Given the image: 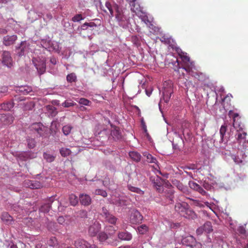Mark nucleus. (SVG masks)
<instances>
[{
    "mask_svg": "<svg viewBox=\"0 0 248 248\" xmlns=\"http://www.w3.org/2000/svg\"><path fill=\"white\" fill-rule=\"evenodd\" d=\"M2 62L8 67L12 66L13 60L9 51H3L2 55Z\"/></svg>",
    "mask_w": 248,
    "mask_h": 248,
    "instance_id": "13",
    "label": "nucleus"
},
{
    "mask_svg": "<svg viewBox=\"0 0 248 248\" xmlns=\"http://www.w3.org/2000/svg\"><path fill=\"white\" fill-rule=\"evenodd\" d=\"M74 245L76 248H98L95 245L91 244L86 240L81 238L75 240Z\"/></svg>",
    "mask_w": 248,
    "mask_h": 248,
    "instance_id": "8",
    "label": "nucleus"
},
{
    "mask_svg": "<svg viewBox=\"0 0 248 248\" xmlns=\"http://www.w3.org/2000/svg\"><path fill=\"white\" fill-rule=\"evenodd\" d=\"M17 37L16 35L12 36L7 35L3 38V44L6 46H9L14 44Z\"/></svg>",
    "mask_w": 248,
    "mask_h": 248,
    "instance_id": "19",
    "label": "nucleus"
},
{
    "mask_svg": "<svg viewBox=\"0 0 248 248\" xmlns=\"http://www.w3.org/2000/svg\"><path fill=\"white\" fill-rule=\"evenodd\" d=\"M61 155L63 157H66L69 155L71 153V151L66 148L62 147L60 150Z\"/></svg>",
    "mask_w": 248,
    "mask_h": 248,
    "instance_id": "35",
    "label": "nucleus"
},
{
    "mask_svg": "<svg viewBox=\"0 0 248 248\" xmlns=\"http://www.w3.org/2000/svg\"><path fill=\"white\" fill-rule=\"evenodd\" d=\"M115 19L118 22L119 25L123 28L128 27L129 18L124 14L123 9L118 5L115 6Z\"/></svg>",
    "mask_w": 248,
    "mask_h": 248,
    "instance_id": "2",
    "label": "nucleus"
},
{
    "mask_svg": "<svg viewBox=\"0 0 248 248\" xmlns=\"http://www.w3.org/2000/svg\"><path fill=\"white\" fill-rule=\"evenodd\" d=\"M100 214L104 218V221L105 222L113 225H115L116 223L118 218L112 214H111L106 207H102Z\"/></svg>",
    "mask_w": 248,
    "mask_h": 248,
    "instance_id": "5",
    "label": "nucleus"
},
{
    "mask_svg": "<svg viewBox=\"0 0 248 248\" xmlns=\"http://www.w3.org/2000/svg\"><path fill=\"white\" fill-rule=\"evenodd\" d=\"M111 135L115 140H119L122 139V132L118 126L111 125Z\"/></svg>",
    "mask_w": 248,
    "mask_h": 248,
    "instance_id": "14",
    "label": "nucleus"
},
{
    "mask_svg": "<svg viewBox=\"0 0 248 248\" xmlns=\"http://www.w3.org/2000/svg\"><path fill=\"white\" fill-rule=\"evenodd\" d=\"M88 27L87 26V22H85L81 26V30H86L88 29Z\"/></svg>",
    "mask_w": 248,
    "mask_h": 248,
    "instance_id": "56",
    "label": "nucleus"
},
{
    "mask_svg": "<svg viewBox=\"0 0 248 248\" xmlns=\"http://www.w3.org/2000/svg\"><path fill=\"white\" fill-rule=\"evenodd\" d=\"M43 157L47 162H52L54 160L55 156L47 153H44Z\"/></svg>",
    "mask_w": 248,
    "mask_h": 248,
    "instance_id": "37",
    "label": "nucleus"
},
{
    "mask_svg": "<svg viewBox=\"0 0 248 248\" xmlns=\"http://www.w3.org/2000/svg\"><path fill=\"white\" fill-rule=\"evenodd\" d=\"M177 187L180 190L184 193H185L187 191L186 187L184 186L180 182H178Z\"/></svg>",
    "mask_w": 248,
    "mask_h": 248,
    "instance_id": "51",
    "label": "nucleus"
},
{
    "mask_svg": "<svg viewBox=\"0 0 248 248\" xmlns=\"http://www.w3.org/2000/svg\"><path fill=\"white\" fill-rule=\"evenodd\" d=\"M131 6V10L136 14L139 11H140V6L139 4L135 3L136 0H126Z\"/></svg>",
    "mask_w": 248,
    "mask_h": 248,
    "instance_id": "23",
    "label": "nucleus"
},
{
    "mask_svg": "<svg viewBox=\"0 0 248 248\" xmlns=\"http://www.w3.org/2000/svg\"><path fill=\"white\" fill-rule=\"evenodd\" d=\"M57 220L59 223H60V224H63L65 222V219L62 216L59 217L58 218Z\"/></svg>",
    "mask_w": 248,
    "mask_h": 248,
    "instance_id": "53",
    "label": "nucleus"
},
{
    "mask_svg": "<svg viewBox=\"0 0 248 248\" xmlns=\"http://www.w3.org/2000/svg\"><path fill=\"white\" fill-rule=\"evenodd\" d=\"M78 103L85 106H90L91 102L87 99L84 98H81L78 101Z\"/></svg>",
    "mask_w": 248,
    "mask_h": 248,
    "instance_id": "43",
    "label": "nucleus"
},
{
    "mask_svg": "<svg viewBox=\"0 0 248 248\" xmlns=\"http://www.w3.org/2000/svg\"><path fill=\"white\" fill-rule=\"evenodd\" d=\"M149 230L148 227L145 224H142L138 227V231L139 233L144 234L146 233Z\"/></svg>",
    "mask_w": 248,
    "mask_h": 248,
    "instance_id": "29",
    "label": "nucleus"
},
{
    "mask_svg": "<svg viewBox=\"0 0 248 248\" xmlns=\"http://www.w3.org/2000/svg\"><path fill=\"white\" fill-rule=\"evenodd\" d=\"M237 133L235 135V138L239 143H241L243 140H245L247 133L244 131V125H240L239 127L236 129Z\"/></svg>",
    "mask_w": 248,
    "mask_h": 248,
    "instance_id": "12",
    "label": "nucleus"
},
{
    "mask_svg": "<svg viewBox=\"0 0 248 248\" xmlns=\"http://www.w3.org/2000/svg\"><path fill=\"white\" fill-rule=\"evenodd\" d=\"M110 202L111 203L118 206H122L126 204L125 201L123 199L120 197L117 198L113 196L111 197Z\"/></svg>",
    "mask_w": 248,
    "mask_h": 248,
    "instance_id": "21",
    "label": "nucleus"
},
{
    "mask_svg": "<svg viewBox=\"0 0 248 248\" xmlns=\"http://www.w3.org/2000/svg\"><path fill=\"white\" fill-rule=\"evenodd\" d=\"M75 105H76V103L71 100H66L62 104V106L65 108L74 106Z\"/></svg>",
    "mask_w": 248,
    "mask_h": 248,
    "instance_id": "49",
    "label": "nucleus"
},
{
    "mask_svg": "<svg viewBox=\"0 0 248 248\" xmlns=\"http://www.w3.org/2000/svg\"><path fill=\"white\" fill-rule=\"evenodd\" d=\"M69 201L71 204L76 206L78 203V198L74 194H71L69 196Z\"/></svg>",
    "mask_w": 248,
    "mask_h": 248,
    "instance_id": "36",
    "label": "nucleus"
},
{
    "mask_svg": "<svg viewBox=\"0 0 248 248\" xmlns=\"http://www.w3.org/2000/svg\"><path fill=\"white\" fill-rule=\"evenodd\" d=\"M118 237L119 239L123 241H130L132 239V234L127 232H119L118 233Z\"/></svg>",
    "mask_w": 248,
    "mask_h": 248,
    "instance_id": "20",
    "label": "nucleus"
},
{
    "mask_svg": "<svg viewBox=\"0 0 248 248\" xmlns=\"http://www.w3.org/2000/svg\"><path fill=\"white\" fill-rule=\"evenodd\" d=\"M19 158L22 160H26L28 158V154L26 153H22L18 156Z\"/></svg>",
    "mask_w": 248,
    "mask_h": 248,
    "instance_id": "52",
    "label": "nucleus"
},
{
    "mask_svg": "<svg viewBox=\"0 0 248 248\" xmlns=\"http://www.w3.org/2000/svg\"><path fill=\"white\" fill-rule=\"evenodd\" d=\"M46 16L47 17V18L48 19V20H51L52 19V15H51V13H47L46 15Z\"/></svg>",
    "mask_w": 248,
    "mask_h": 248,
    "instance_id": "60",
    "label": "nucleus"
},
{
    "mask_svg": "<svg viewBox=\"0 0 248 248\" xmlns=\"http://www.w3.org/2000/svg\"><path fill=\"white\" fill-rule=\"evenodd\" d=\"M129 155L133 160L137 162H138L140 160L141 155L138 152H130Z\"/></svg>",
    "mask_w": 248,
    "mask_h": 248,
    "instance_id": "30",
    "label": "nucleus"
},
{
    "mask_svg": "<svg viewBox=\"0 0 248 248\" xmlns=\"http://www.w3.org/2000/svg\"><path fill=\"white\" fill-rule=\"evenodd\" d=\"M197 191L202 195H206L207 194V192L201 186L200 187Z\"/></svg>",
    "mask_w": 248,
    "mask_h": 248,
    "instance_id": "54",
    "label": "nucleus"
},
{
    "mask_svg": "<svg viewBox=\"0 0 248 248\" xmlns=\"http://www.w3.org/2000/svg\"><path fill=\"white\" fill-rule=\"evenodd\" d=\"M13 107L14 105L13 103L7 102L0 104V109H2L5 111H8L13 108Z\"/></svg>",
    "mask_w": 248,
    "mask_h": 248,
    "instance_id": "24",
    "label": "nucleus"
},
{
    "mask_svg": "<svg viewBox=\"0 0 248 248\" xmlns=\"http://www.w3.org/2000/svg\"><path fill=\"white\" fill-rule=\"evenodd\" d=\"M100 229L101 224L97 220H95L89 227L88 232L89 235L91 237L96 236Z\"/></svg>",
    "mask_w": 248,
    "mask_h": 248,
    "instance_id": "9",
    "label": "nucleus"
},
{
    "mask_svg": "<svg viewBox=\"0 0 248 248\" xmlns=\"http://www.w3.org/2000/svg\"><path fill=\"white\" fill-rule=\"evenodd\" d=\"M196 242L195 238L192 235H188L184 237L182 240V243L183 245L190 247H193Z\"/></svg>",
    "mask_w": 248,
    "mask_h": 248,
    "instance_id": "16",
    "label": "nucleus"
},
{
    "mask_svg": "<svg viewBox=\"0 0 248 248\" xmlns=\"http://www.w3.org/2000/svg\"><path fill=\"white\" fill-rule=\"evenodd\" d=\"M87 26L88 27L93 28V29H91L92 31V30H93L94 27H96V25L94 22H89V23L87 22Z\"/></svg>",
    "mask_w": 248,
    "mask_h": 248,
    "instance_id": "55",
    "label": "nucleus"
},
{
    "mask_svg": "<svg viewBox=\"0 0 248 248\" xmlns=\"http://www.w3.org/2000/svg\"><path fill=\"white\" fill-rule=\"evenodd\" d=\"M131 41L136 46L140 45V39L139 37L137 36H132L131 37Z\"/></svg>",
    "mask_w": 248,
    "mask_h": 248,
    "instance_id": "50",
    "label": "nucleus"
},
{
    "mask_svg": "<svg viewBox=\"0 0 248 248\" xmlns=\"http://www.w3.org/2000/svg\"><path fill=\"white\" fill-rule=\"evenodd\" d=\"M189 186L191 189L196 191H198L201 186L199 185L193 181H190L189 182Z\"/></svg>",
    "mask_w": 248,
    "mask_h": 248,
    "instance_id": "45",
    "label": "nucleus"
},
{
    "mask_svg": "<svg viewBox=\"0 0 248 248\" xmlns=\"http://www.w3.org/2000/svg\"><path fill=\"white\" fill-rule=\"evenodd\" d=\"M118 248H130V246H128V245H126V246H121L119 247Z\"/></svg>",
    "mask_w": 248,
    "mask_h": 248,
    "instance_id": "62",
    "label": "nucleus"
},
{
    "mask_svg": "<svg viewBox=\"0 0 248 248\" xmlns=\"http://www.w3.org/2000/svg\"><path fill=\"white\" fill-rule=\"evenodd\" d=\"M28 186L31 189H38L41 187V184L39 182L29 181L27 182Z\"/></svg>",
    "mask_w": 248,
    "mask_h": 248,
    "instance_id": "27",
    "label": "nucleus"
},
{
    "mask_svg": "<svg viewBox=\"0 0 248 248\" xmlns=\"http://www.w3.org/2000/svg\"><path fill=\"white\" fill-rule=\"evenodd\" d=\"M143 217L140 213L137 210L132 211L130 216V223L137 224L140 223L142 220Z\"/></svg>",
    "mask_w": 248,
    "mask_h": 248,
    "instance_id": "11",
    "label": "nucleus"
},
{
    "mask_svg": "<svg viewBox=\"0 0 248 248\" xmlns=\"http://www.w3.org/2000/svg\"><path fill=\"white\" fill-rule=\"evenodd\" d=\"M154 186L156 187V190L158 191V192H162L163 191V187L161 185L160 182H154Z\"/></svg>",
    "mask_w": 248,
    "mask_h": 248,
    "instance_id": "47",
    "label": "nucleus"
},
{
    "mask_svg": "<svg viewBox=\"0 0 248 248\" xmlns=\"http://www.w3.org/2000/svg\"><path fill=\"white\" fill-rule=\"evenodd\" d=\"M47 244L49 246L54 247L58 244L57 240L56 237H52L48 241Z\"/></svg>",
    "mask_w": 248,
    "mask_h": 248,
    "instance_id": "44",
    "label": "nucleus"
},
{
    "mask_svg": "<svg viewBox=\"0 0 248 248\" xmlns=\"http://www.w3.org/2000/svg\"><path fill=\"white\" fill-rule=\"evenodd\" d=\"M72 129V127L70 125H66L62 127V131L65 135H69Z\"/></svg>",
    "mask_w": 248,
    "mask_h": 248,
    "instance_id": "42",
    "label": "nucleus"
},
{
    "mask_svg": "<svg viewBox=\"0 0 248 248\" xmlns=\"http://www.w3.org/2000/svg\"><path fill=\"white\" fill-rule=\"evenodd\" d=\"M14 120V117L11 114H2L0 116V121L4 125L11 124Z\"/></svg>",
    "mask_w": 248,
    "mask_h": 248,
    "instance_id": "15",
    "label": "nucleus"
},
{
    "mask_svg": "<svg viewBox=\"0 0 248 248\" xmlns=\"http://www.w3.org/2000/svg\"><path fill=\"white\" fill-rule=\"evenodd\" d=\"M117 4L112 5L111 3L107 1L105 2L104 6H101V9L107 14L109 13V16L110 17L114 16V11H115V6Z\"/></svg>",
    "mask_w": 248,
    "mask_h": 248,
    "instance_id": "10",
    "label": "nucleus"
},
{
    "mask_svg": "<svg viewBox=\"0 0 248 248\" xmlns=\"http://www.w3.org/2000/svg\"><path fill=\"white\" fill-rule=\"evenodd\" d=\"M66 79L68 82H75L77 80L76 74L73 73L68 74L66 77Z\"/></svg>",
    "mask_w": 248,
    "mask_h": 248,
    "instance_id": "40",
    "label": "nucleus"
},
{
    "mask_svg": "<svg viewBox=\"0 0 248 248\" xmlns=\"http://www.w3.org/2000/svg\"><path fill=\"white\" fill-rule=\"evenodd\" d=\"M95 194L101 195L103 197H106L108 195L107 192L105 190L101 189H97L95 190Z\"/></svg>",
    "mask_w": 248,
    "mask_h": 248,
    "instance_id": "46",
    "label": "nucleus"
},
{
    "mask_svg": "<svg viewBox=\"0 0 248 248\" xmlns=\"http://www.w3.org/2000/svg\"><path fill=\"white\" fill-rule=\"evenodd\" d=\"M175 210L182 216L188 218L194 219L197 217L195 212L191 210L186 209L185 205L181 203H176L175 205Z\"/></svg>",
    "mask_w": 248,
    "mask_h": 248,
    "instance_id": "4",
    "label": "nucleus"
},
{
    "mask_svg": "<svg viewBox=\"0 0 248 248\" xmlns=\"http://www.w3.org/2000/svg\"><path fill=\"white\" fill-rule=\"evenodd\" d=\"M31 127L39 135V137H46L47 135V128L41 123L33 124Z\"/></svg>",
    "mask_w": 248,
    "mask_h": 248,
    "instance_id": "6",
    "label": "nucleus"
},
{
    "mask_svg": "<svg viewBox=\"0 0 248 248\" xmlns=\"http://www.w3.org/2000/svg\"><path fill=\"white\" fill-rule=\"evenodd\" d=\"M11 248H17V247L16 245H13L11 246Z\"/></svg>",
    "mask_w": 248,
    "mask_h": 248,
    "instance_id": "64",
    "label": "nucleus"
},
{
    "mask_svg": "<svg viewBox=\"0 0 248 248\" xmlns=\"http://www.w3.org/2000/svg\"><path fill=\"white\" fill-rule=\"evenodd\" d=\"M79 199L80 203L84 206H88L92 202V199L90 196L87 194H80L79 196Z\"/></svg>",
    "mask_w": 248,
    "mask_h": 248,
    "instance_id": "18",
    "label": "nucleus"
},
{
    "mask_svg": "<svg viewBox=\"0 0 248 248\" xmlns=\"http://www.w3.org/2000/svg\"><path fill=\"white\" fill-rule=\"evenodd\" d=\"M106 231L108 233V235L106 232H102L99 233L98 238L101 242L107 240V243L113 246H117L118 244V240L117 239H113L111 236L115 233L116 230L112 226H107L105 227Z\"/></svg>",
    "mask_w": 248,
    "mask_h": 248,
    "instance_id": "1",
    "label": "nucleus"
},
{
    "mask_svg": "<svg viewBox=\"0 0 248 248\" xmlns=\"http://www.w3.org/2000/svg\"><path fill=\"white\" fill-rule=\"evenodd\" d=\"M178 54L184 62L183 68L190 74L193 72V69L195 68L194 63L191 61L187 54L182 51L178 52Z\"/></svg>",
    "mask_w": 248,
    "mask_h": 248,
    "instance_id": "3",
    "label": "nucleus"
},
{
    "mask_svg": "<svg viewBox=\"0 0 248 248\" xmlns=\"http://www.w3.org/2000/svg\"><path fill=\"white\" fill-rule=\"evenodd\" d=\"M143 155L144 156L146 157L147 158V161L148 163H155L156 164L157 163V160L156 159L153 157L150 154H149L148 152H144L143 154Z\"/></svg>",
    "mask_w": 248,
    "mask_h": 248,
    "instance_id": "26",
    "label": "nucleus"
},
{
    "mask_svg": "<svg viewBox=\"0 0 248 248\" xmlns=\"http://www.w3.org/2000/svg\"><path fill=\"white\" fill-rule=\"evenodd\" d=\"M128 189L130 191H131L132 192H134L137 193L139 194L140 195L144 194V191L141 190L140 188H139L138 187H135V186H132L131 185H128Z\"/></svg>",
    "mask_w": 248,
    "mask_h": 248,
    "instance_id": "34",
    "label": "nucleus"
},
{
    "mask_svg": "<svg viewBox=\"0 0 248 248\" xmlns=\"http://www.w3.org/2000/svg\"><path fill=\"white\" fill-rule=\"evenodd\" d=\"M246 224H244V225L239 226L237 228V231L239 232L240 235L244 236L245 237H248V232H247L246 229Z\"/></svg>",
    "mask_w": 248,
    "mask_h": 248,
    "instance_id": "25",
    "label": "nucleus"
},
{
    "mask_svg": "<svg viewBox=\"0 0 248 248\" xmlns=\"http://www.w3.org/2000/svg\"><path fill=\"white\" fill-rule=\"evenodd\" d=\"M193 72L190 73L189 74L193 76L195 78H197L199 80H204L206 78V75L205 74L201 72H196L195 75H193Z\"/></svg>",
    "mask_w": 248,
    "mask_h": 248,
    "instance_id": "32",
    "label": "nucleus"
},
{
    "mask_svg": "<svg viewBox=\"0 0 248 248\" xmlns=\"http://www.w3.org/2000/svg\"><path fill=\"white\" fill-rule=\"evenodd\" d=\"M160 41L162 42H164L165 43H168V39H166L164 37H161V38H160Z\"/></svg>",
    "mask_w": 248,
    "mask_h": 248,
    "instance_id": "61",
    "label": "nucleus"
},
{
    "mask_svg": "<svg viewBox=\"0 0 248 248\" xmlns=\"http://www.w3.org/2000/svg\"><path fill=\"white\" fill-rule=\"evenodd\" d=\"M32 62L40 75L45 72L46 61L44 60H41L40 58H33Z\"/></svg>",
    "mask_w": 248,
    "mask_h": 248,
    "instance_id": "7",
    "label": "nucleus"
},
{
    "mask_svg": "<svg viewBox=\"0 0 248 248\" xmlns=\"http://www.w3.org/2000/svg\"><path fill=\"white\" fill-rule=\"evenodd\" d=\"M50 61L53 64H56L57 63V60L55 58H51Z\"/></svg>",
    "mask_w": 248,
    "mask_h": 248,
    "instance_id": "59",
    "label": "nucleus"
},
{
    "mask_svg": "<svg viewBox=\"0 0 248 248\" xmlns=\"http://www.w3.org/2000/svg\"><path fill=\"white\" fill-rule=\"evenodd\" d=\"M50 209V205L48 203H45L42 205L39 209V211L44 212V213H47L49 212Z\"/></svg>",
    "mask_w": 248,
    "mask_h": 248,
    "instance_id": "38",
    "label": "nucleus"
},
{
    "mask_svg": "<svg viewBox=\"0 0 248 248\" xmlns=\"http://www.w3.org/2000/svg\"><path fill=\"white\" fill-rule=\"evenodd\" d=\"M83 19L84 18L82 17L81 14H77L72 17V21L74 22H79Z\"/></svg>",
    "mask_w": 248,
    "mask_h": 248,
    "instance_id": "48",
    "label": "nucleus"
},
{
    "mask_svg": "<svg viewBox=\"0 0 248 248\" xmlns=\"http://www.w3.org/2000/svg\"><path fill=\"white\" fill-rule=\"evenodd\" d=\"M28 146L30 149L33 148L36 145V142L34 139L28 138L27 139Z\"/></svg>",
    "mask_w": 248,
    "mask_h": 248,
    "instance_id": "41",
    "label": "nucleus"
},
{
    "mask_svg": "<svg viewBox=\"0 0 248 248\" xmlns=\"http://www.w3.org/2000/svg\"><path fill=\"white\" fill-rule=\"evenodd\" d=\"M79 108L82 111L85 110L86 109V108L83 106H81Z\"/></svg>",
    "mask_w": 248,
    "mask_h": 248,
    "instance_id": "63",
    "label": "nucleus"
},
{
    "mask_svg": "<svg viewBox=\"0 0 248 248\" xmlns=\"http://www.w3.org/2000/svg\"><path fill=\"white\" fill-rule=\"evenodd\" d=\"M238 116V114L237 113H234L233 115V126L234 128L237 129L238 127H239L240 125H243L242 124L236 121V118Z\"/></svg>",
    "mask_w": 248,
    "mask_h": 248,
    "instance_id": "39",
    "label": "nucleus"
},
{
    "mask_svg": "<svg viewBox=\"0 0 248 248\" xmlns=\"http://www.w3.org/2000/svg\"><path fill=\"white\" fill-rule=\"evenodd\" d=\"M202 227L203 231L207 233H210L213 231L212 224L209 221L205 222Z\"/></svg>",
    "mask_w": 248,
    "mask_h": 248,
    "instance_id": "28",
    "label": "nucleus"
},
{
    "mask_svg": "<svg viewBox=\"0 0 248 248\" xmlns=\"http://www.w3.org/2000/svg\"><path fill=\"white\" fill-rule=\"evenodd\" d=\"M227 128V125L226 123H225L224 124L222 125L220 130H219V133L220 135V138H221V140L222 142L223 141V138L224 136L226 134V131Z\"/></svg>",
    "mask_w": 248,
    "mask_h": 248,
    "instance_id": "33",
    "label": "nucleus"
},
{
    "mask_svg": "<svg viewBox=\"0 0 248 248\" xmlns=\"http://www.w3.org/2000/svg\"><path fill=\"white\" fill-rule=\"evenodd\" d=\"M32 91V88L28 86L20 87L19 88V91L24 94H27L31 92Z\"/></svg>",
    "mask_w": 248,
    "mask_h": 248,
    "instance_id": "31",
    "label": "nucleus"
},
{
    "mask_svg": "<svg viewBox=\"0 0 248 248\" xmlns=\"http://www.w3.org/2000/svg\"><path fill=\"white\" fill-rule=\"evenodd\" d=\"M1 218L7 224H11L13 221V217L6 212L2 213Z\"/></svg>",
    "mask_w": 248,
    "mask_h": 248,
    "instance_id": "22",
    "label": "nucleus"
},
{
    "mask_svg": "<svg viewBox=\"0 0 248 248\" xmlns=\"http://www.w3.org/2000/svg\"><path fill=\"white\" fill-rule=\"evenodd\" d=\"M203 231V228L202 227L201 228H198L197 230V233L198 234H201L202 232Z\"/></svg>",
    "mask_w": 248,
    "mask_h": 248,
    "instance_id": "58",
    "label": "nucleus"
},
{
    "mask_svg": "<svg viewBox=\"0 0 248 248\" xmlns=\"http://www.w3.org/2000/svg\"><path fill=\"white\" fill-rule=\"evenodd\" d=\"M232 98V96L231 94H228L222 99V105L225 110H227L230 108L231 99Z\"/></svg>",
    "mask_w": 248,
    "mask_h": 248,
    "instance_id": "17",
    "label": "nucleus"
},
{
    "mask_svg": "<svg viewBox=\"0 0 248 248\" xmlns=\"http://www.w3.org/2000/svg\"><path fill=\"white\" fill-rule=\"evenodd\" d=\"M7 33V31L5 29L0 28V34H5Z\"/></svg>",
    "mask_w": 248,
    "mask_h": 248,
    "instance_id": "57",
    "label": "nucleus"
}]
</instances>
